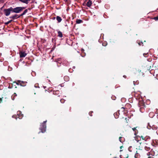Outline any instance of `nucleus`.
<instances>
[{"label": "nucleus", "instance_id": "1", "mask_svg": "<svg viewBox=\"0 0 158 158\" xmlns=\"http://www.w3.org/2000/svg\"><path fill=\"white\" fill-rule=\"evenodd\" d=\"M27 11L28 10L27 9H26L23 11V12L21 14L19 15L18 16V15L16 14L12 16L9 17V18L12 19H17L19 18L20 17L22 16L25 15L27 12Z\"/></svg>", "mask_w": 158, "mask_h": 158}, {"label": "nucleus", "instance_id": "2", "mask_svg": "<svg viewBox=\"0 0 158 158\" xmlns=\"http://www.w3.org/2000/svg\"><path fill=\"white\" fill-rule=\"evenodd\" d=\"M26 7H17L15 8L12 7V13H19L22 11L23 10L25 9Z\"/></svg>", "mask_w": 158, "mask_h": 158}, {"label": "nucleus", "instance_id": "3", "mask_svg": "<svg viewBox=\"0 0 158 158\" xmlns=\"http://www.w3.org/2000/svg\"><path fill=\"white\" fill-rule=\"evenodd\" d=\"M47 122V120L44 122L41 123L40 125V129L42 133L44 132L46 130V123Z\"/></svg>", "mask_w": 158, "mask_h": 158}, {"label": "nucleus", "instance_id": "4", "mask_svg": "<svg viewBox=\"0 0 158 158\" xmlns=\"http://www.w3.org/2000/svg\"><path fill=\"white\" fill-rule=\"evenodd\" d=\"M4 14L6 16H9L11 12H12V7H10L8 9H5L3 10Z\"/></svg>", "mask_w": 158, "mask_h": 158}, {"label": "nucleus", "instance_id": "5", "mask_svg": "<svg viewBox=\"0 0 158 158\" xmlns=\"http://www.w3.org/2000/svg\"><path fill=\"white\" fill-rule=\"evenodd\" d=\"M92 4V2L90 0H85L83 4V5H86L89 8Z\"/></svg>", "mask_w": 158, "mask_h": 158}, {"label": "nucleus", "instance_id": "6", "mask_svg": "<svg viewBox=\"0 0 158 158\" xmlns=\"http://www.w3.org/2000/svg\"><path fill=\"white\" fill-rule=\"evenodd\" d=\"M20 57H25L27 54L24 51H20L19 53Z\"/></svg>", "mask_w": 158, "mask_h": 158}, {"label": "nucleus", "instance_id": "7", "mask_svg": "<svg viewBox=\"0 0 158 158\" xmlns=\"http://www.w3.org/2000/svg\"><path fill=\"white\" fill-rule=\"evenodd\" d=\"M140 138H141L143 140H144L145 141L149 140L151 139L150 137L148 136L145 137L141 136H140Z\"/></svg>", "mask_w": 158, "mask_h": 158}, {"label": "nucleus", "instance_id": "8", "mask_svg": "<svg viewBox=\"0 0 158 158\" xmlns=\"http://www.w3.org/2000/svg\"><path fill=\"white\" fill-rule=\"evenodd\" d=\"M139 104L140 106H142L141 107H140V110H141L143 108V107L144 106V102L142 101H140L139 102Z\"/></svg>", "mask_w": 158, "mask_h": 158}, {"label": "nucleus", "instance_id": "9", "mask_svg": "<svg viewBox=\"0 0 158 158\" xmlns=\"http://www.w3.org/2000/svg\"><path fill=\"white\" fill-rule=\"evenodd\" d=\"M27 82L21 81L19 84V85L21 86H25L27 85Z\"/></svg>", "mask_w": 158, "mask_h": 158}, {"label": "nucleus", "instance_id": "10", "mask_svg": "<svg viewBox=\"0 0 158 158\" xmlns=\"http://www.w3.org/2000/svg\"><path fill=\"white\" fill-rule=\"evenodd\" d=\"M17 96V94L16 93H14V94H12L11 96V99L13 100H14L16 98V97Z\"/></svg>", "mask_w": 158, "mask_h": 158}, {"label": "nucleus", "instance_id": "11", "mask_svg": "<svg viewBox=\"0 0 158 158\" xmlns=\"http://www.w3.org/2000/svg\"><path fill=\"white\" fill-rule=\"evenodd\" d=\"M58 36L62 38L63 37V33L61 32L60 31H58Z\"/></svg>", "mask_w": 158, "mask_h": 158}, {"label": "nucleus", "instance_id": "12", "mask_svg": "<svg viewBox=\"0 0 158 158\" xmlns=\"http://www.w3.org/2000/svg\"><path fill=\"white\" fill-rule=\"evenodd\" d=\"M56 19L57 21H58V23L60 22L62 20V19L60 17V16H56Z\"/></svg>", "mask_w": 158, "mask_h": 158}, {"label": "nucleus", "instance_id": "13", "mask_svg": "<svg viewBox=\"0 0 158 158\" xmlns=\"http://www.w3.org/2000/svg\"><path fill=\"white\" fill-rule=\"evenodd\" d=\"M53 93L54 95H58L60 94V91L59 90L54 91Z\"/></svg>", "mask_w": 158, "mask_h": 158}, {"label": "nucleus", "instance_id": "14", "mask_svg": "<svg viewBox=\"0 0 158 158\" xmlns=\"http://www.w3.org/2000/svg\"><path fill=\"white\" fill-rule=\"evenodd\" d=\"M119 140L121 142L123 143L124 141V138L122 137H120L119 138Z\"/></svg>", "mask_w": 158, "mask_h": 158}, {"label": "nucleus", "instance_id": "15", "mask_svg": "<svg viewBox=\"0 0 158 158\" xmlns=\"http://www.w3.org/2000/svg\"><path fill=\"white\" fill-rule=\"evenodd\" d=\"M19 2H22L27 4L28 2H27V0H18Z\"/></svg>", "mask_w": 158, "mask_h": 158}, {"label": "nucleus", "instance_id": "16", "mask_svg": "<svg viewBox=\"0 0 158 158\" xmlns=\"http://www.w3.org/2000/svg\"><path fill=\"white\" fill-rule=\"evenodd\" d=\"M83 22V21L81 19H77L76 21V23H80Z\"/></svg>", "mask_w": 158, "mask_h": 158}, {"label": "nucleus", "instance_id": "17", "mask_svg": "<svg viewBox=\"0 0 158 158\" xmlns=\"http://www.w3.org/2000/svg\"><path fill=\"white\" fill-rule=\"evenodd\" d=\"M12 21V20H10L6 22H5V24L6 25H8V24H9V23H10Z\"/></svg>", "mask_w": 158, "mask_h": 158}, {"label": "nucleus", "instance_id": "18", "mask_svg": "<svg viewBox=\"0 0 158 158\" xmlns=\"http://www.w3.org/2000/svg\"><path fill=\"white\" fill-rule=\"evenodd\" d=\"M21 82V81L19 80L17 81V82H13V83H16L17 85H19V84H20V82Z\"/></svg>", "mask_w": 158, "mask_h": 158}, {"label": "nucleus", "instance_id": "19", "mask_svg": "<svg viewBox=\"0 0 158 158\" xmlns=\"http://www.w3.org/2000/svg\"><path fill=\"white\" fill-rule=\"evenodd\" d=\"M118 113H117V112H116L114 114V115L115 116V118H118Z\"/></svg>", "mask_w": 158, "mask_h": 158}, {"label": "nucleus", "instance_id": "20", "mask_svg": "<svg viewBox=\"0 0 158 158\" xmlns=\"http://www.w3.org/2000/svg\"><path fill=\"white\" fill-rule=\"evenodd\" d=\"M138 137L140 138V136H138L135 138V139L137 141V142H139V140H138Z\"/></svg>", "mask_w": 158, "mask_h": 158}, {"label": "nucleus", "instance_id": "21", "mask_svg": "<svg viewBox=\"0 0 158 158\" xmlns=\"http://www.w3.org/2000/svg\"><path fill=\"white\" fill-rule=\"evenodd\" d=\"M148 53L143 54V55L145 57H148Z\"/></svg>", "mask_w": 158, "mask_h": 158}, {"label": "nucleus", "instance_id": "22", "mask_svg": "<svg viewBox=\"0 0 158 158\" xmlns=\"http://www.w3.org/2000/svg\"><path fill=\"white\" fill-rule=\"evenodd\" d=\"M22 115L21 112L20 111H17V115H19V116H20V115Z\"/></svg>", "mask_w": 158, "mask_h": 158}, {"label": "nucleus", "instance_id": "23", "mask_svg": "<svg viewBox=\"0 0 158 158\" xmlns=\"http://www.w3.org/2000/svg\"><path fill=\"white\" fill-rule=\"evenodd\" d=\"M64 79H66L68 80L69 79V77L67 76H65L64 77Z\"/></svg>", "mask_w": 158, "mask_h": 158}, {"label": "nucleus", "instance_id": "24", "mask_svg": "<svg viewBox=\"0 0 158 158\" xmlns=\"http://www.w3.org/2000/svg\"><path fill=\"white\" fill-rule=\"evenodd\" d=\"M93 113V112L92 111H90L89 112V115L90 116H92V113Z\"/></svg>", "mask_w": 158, "mask_h": 158}, {"label": "nucleus", "instance_id": "25", "mask_svg": "<svg viewBox=\"0 0 158 158\" xmlns=\"http://www.w3.org/2000/svg\"><path fill=\"white\" fill-rule=\"evenodd\" d=\"M3 98V97H2V98H0V102H2V99Z\"/></svg>", "mask_w": 158, "mask_h": 158}, {"label": "nucleus", "instance_id": "26", "mask_svg": "<svg viewBox=\"0 0 158 158\" xmlns=\"http://www.w3.org/2000/svg\"><path fill=\"white\" fill-rule=\"evenodd\" d=\"M154 19L156 20H158V17H156L154 18Z\"/></svg>", "mask_w": 158, "mask_h": 158}, {"label": "nucleus", "instance_id": "27", "mask_svg": "<svg viewBox=\"0 0 158 158\" xmlns=\"http://www.w3.org/2000/svg\"><path fill=\"white\" fill-rule=\"evenodd\" d=\"M17 115H13L12 116V117L13 118H15L17 119Z\"/></svg>", "mask_w": 158, "mask_h": 158}, {"label": "nucleus", "instance_id": "28", "mask_svg": "<svg viewBox=\"0 0 158 158\" xmlns=\"http://www.w3.org/2000/svg\"><path fill=\"white\" fill-rule=\"evenodd\" d=\"M132 129L133 130V131H135L136 130V127H134L133 128H132Z\"/></svg>", "mask_w": 158, "mask_h": 158}, {"label": "nucleus", "instance_id": "29", "mask_svg": "<svg viewBox=\"0 0 158 158\" xmlns=\"http://www.w3.org/2000/svg\"><path fill=\"white\" fill-rule=\"evenodd\" d=\"M3 45V44L2 43H0V47H2Z\"/></svg>", "mask_w": 158, "mask_h": 158}, {"label": "nucleus", "instance_id": "30", "mask_svg": "<svg viewBox=\"0 0 158 158\" xmlns=\"http://www.w3.org/2000/svg\"><path fill=\"white\" fill-rule=\"evenodd\" d=\"M121 109L123 110V111L124 110V107H122Z\"/></svg>", "mask_w": 158, "mask_h": 158}, {"label": "nucleus", "instance_id": "31", "mask_svg": "<svg viewBox=\"0 0 158 158\" xmlns=\"http://www.w3.org/2000/svg\"><path fill=\"white\" fill-rule=\"evenodd\" d=\"M55 40L54 39H52V42H53L54 41H55Z\"/></svg>", "mask_w": 158, "mask_h": 158}, {"label": "nucleus", "instance_id": "32", "mask_svg": "<svg viewBox=\"0 0 158 158\" xmlns=\"http://www.w3.org/2000/svg\"><path fill=\"white\" fill-rule=\"evenodd\" d=\"M123 77H124L125 78H126V76L125 75H124L123 76Z\"/></svg>", "mask_w": 158, "mask_h": 158}, {"label": "nucleus", "instance_id": "33", "mask_svg": "<svg viewBox=\"0 0 158 158\" xmlns=\"http://www.w3.org/2000/svg\"><path fill=\"white\" fill-rule=\"evenodd\" d=\"M138 44H139V46H141V44H140V43H138Z\"/></svg>", "mask_w": 158, "mask_h": 158}, {"label": "nucleus", "instance_id": "34", "mask_svg": "<svg viewBox=\"0 0 158 158\" xmlns=\"http://www.w3.org/2000/svg\"><path fill=\"white\" fill-rule=\"evenodd\" d=\"M37 84H35V87H37Z\"/></svg>", "mask_w": 158, "mask_h": 158}, {"label": "nucleus", "instance_id": "35", "mask_svg": "<svg viewBox=\"0 0 158 158\" xmlns=\"http://www.w3.org/2000/svg\"><path fill=\"white\" fill-rule=\"evenodd\" d=\"M31 0H27V2H29V1H31Z\"/></svg>", "mask_w": 158, "mask_h": 158}, {"label": "nucleus", "instance_id": "36", "mask_svg": "<svg viewBox=\"0 0 158 158\" xmlns=\"http://www.w3.org/2000/svg\"><path fill=\"white\" fill-rule=\"evenodd\" d=\"M28 9L29 10H31V8H29Z\"/></svg>", "mask_w": 158, "mask_h": 158}, {"label": "nucleus", "instance_id": "37", "mask_svg": "<svg viewBox=\"0 0 158 158\" xmlns=\"http://www.w3.org/2000/svg\"><path fill=\"white\" fill-rule=\"evenodd\" d=\"M55 19V17H54V18H53V19Z\"/></svg>", "mask_w": 158, "mask_h": 158}, {"label": "nucleus", "instance_id": "38", "mask_svg": "<svg viewBox=\"0 0 158 158\" xmlns=\"http://www.w3.org/2000/svg\"><path fill=\"white\" fill-rule=\"evenodd\" d=\"M122 146H121L120 147V148L121 149L122 148Z\"/></svg>", "mask_w": 158, "mask_h": 158}, {"label": "nucleus", "instance_id": "39", "mask_svg": "<svg viewBox=\"0 0 158 158\" xmlns=\"http://www.w3.org/2000/svg\"><path fill=\"white\" fill-rule=\"evenodd\" d=\"M148 158H151V157H150H150H148Z\"/></svg>", "mask_w": 158, "mask_h": 158}, {"label": "nucleus", "instance_id": "40", "mask_svg": "<svg viewBox=\"0 0 158 158\" xmlns=\"http://www.w3.org/2000/svg\"><path fill=\"white\" fill-rule=\"evenodd\" d=\"M62 100H63V99H61V100H60V101H61V102Z\"/></svg>", "mask_w": 158, "mask_h": 158}, {"label": "nucleus", "instance_id": "41", "mask_svg": "<svg viewBox=\"0 0 158 158\" xmlns=\"http://www.w3.org/2000/svg\"><path fill=\"white\" fill-rule=\"evenodd\" d=\"M139 143L141 144V142H139Z\"/></svg>", "mask_w": 158, "mask_h": 158}, {"label": "nucleus", "instance_id": "42", "mask_svg": "<svg viewBox=\"0 0 158 158\" xmlns=\"http://www.w3.org/2000/svg\"><path fill=\"white\" fill-rule=\"evenodd\" d=\"M102 45H103V46H106V45H103V44H102Z\"/></svg>", "mask_w": 158, "mask_h": 158}, {"label": "nucleus", "instance_id": "43", "mask_svg": "<svg viewBox=\"0 0 158 158\" xmlns=\"http://www.w3.org/2000/svg\"><path fill=\"white\" fill-rule=\"evenodd\" d=\"M135 158H137L135 156Z\"/></svg>", "mask_w": 158, "mask_h": 158}, {"label": "nucleus", "instance_id": "44", "mask_svg": "<svg viewBox=\"0 0 158 158\" xmlns=\"http://www.w3.org/2000/svg\"><path fill=\"white\" fill-rule=\"evenodd\" d=\"M141 43H142V44H143V43H142V41L141 42Z\"/></svg>", "mask_w": 158, "mask_h": 158}, {"label": "nucleus", "instance_id": "45", "mask_svg": "<svg viewBox=\"0 0 158 158\" xmlns=\"http://www.w3.org/2000/svg\"><path fill=\"white\" fill-rule=\"evenodd\" d=\"M128 158V157H126V158Z\"/></svg>", "mask_w": 158, "mask_h": 158}, {"label": "nucleus", "instance_id": "46", "mask_svg": "<svg viewBox=\"0 0 158 158\" xmlns=\"http://www.w3.org/2000/svg\"><path fill=\"white\" fill-rule=\"evenodd\" d=\"M65 26H67V25H66Z\"/></svg>", "mask_w": 158, "mask_h": 158}, {"label": "nucleus", "instance_id": "47", "mask_svg": "<svg viewBox=\"0 0 158 158\" xmlns=\"http://www.w3.org/2000/svg\"><path fill=\"white\" fill-rule=\"evenodd\" d=\"M114 158H116V157H114Z\"/></svg>", "mask_w": 158, "mask_h": 158}]
</instances>
